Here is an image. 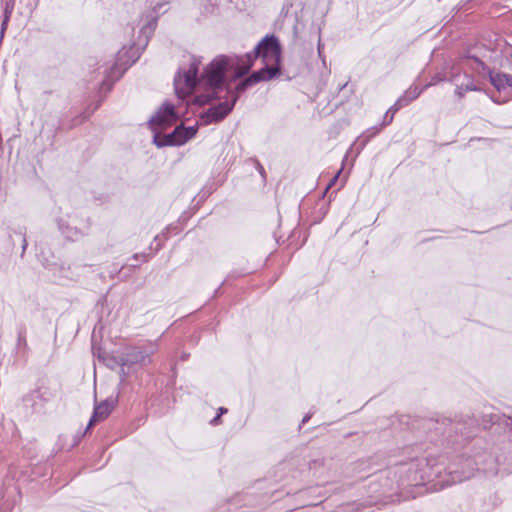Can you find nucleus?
Returning a JSON list of instances; mask_svg holds the SVG:
<instances>
[{"instance_id":"nucleus-22","label":"nucleus","mask_w":512,"mask_h":512,"mask_svg":"<svg viewBox=\"0 0 512 512\" xmlns=\"http://www.w3.org/2000/svg\"><path fill=\"white\" fill-rule=\"evenodd\" d=\"M449 82L453 83L455 86L463 81V73L455 72L452 73L448 79Z\"/></svg>"},{"instance_id":"nucleus-26","label":"nucleus","mask_w":512,"mask_h":512,"mask_svg":"<svg viewBox=\"0 0 512 512\" xmlns=\"http://www.w3.org/2000/svg\"><path fill=\"white\" fill-rule=\"evenodd\" d=\"M220 423H221V417L218 414H216V416L210 420V425H212V426H217Z\"/></svg>"},{"instance_id":"nucleus-35","label":"nucleus","mask_w":512,"mask_h":512,"mask_svg":"<svg viewBox=\"0 0 512 512\" xmlns=\"http://www.w3.org/2000/svg\"><path fill=\"white\" fill-rule=\"evenodd\" d=\"M346 86H347V83H344V84L340 85L339 89H340V90H342V89H344Z\"/></svg>"},{"instance_id":"nucleus-11","label":"nucleus","mask_w":512,"mask_h":512,"mask_svg":"<svg viewBox=\"0 0 512 512\" xmlns=\"http://www.w3.org/2000/svg\"><path fill=\"white\" fill-rule=\"evenodd\" d=\"M117 400L115 398H107L104 401H102L100 404L96 405L94 407L93 415L86 427V430L90 429V427L101 420H104L109 416L111 411L116 405Z\"/></svg>"},{"instance_id":"nucleus-19","label":"nucleus","mask_w":512,"mask_h":512,"mask_svg":"<svg viewBox=\"0 0 512 512\" xmlns=\"http://www.w3.org/2000/svg\"><path fill=\"white\" fill-rule=\"evenodd\" d=\"M380 126H374L367 129L361 136L362 138V148L373 138L375 137L381 130Z\"/></svg>"},{"instance_id":"nucleus-15","label":"nucleus","mask_w":512,"mask_h":512,"mask_svg":"<svg viewBox=\"0 0 512 512\" xmlns=\"http://www.w3.org/2000/svg\"><path fill=\"white\" fill-rule=\"evenodd\" d=\"M57 225H58V228L59 230L61 231V233L68 239V240H71V241H77L79 240L83 235L84 233L82 231H80L78 228L76 227H72L70 226L67 222H65L63 219H58L57 220Z\"/></svg>"},{"instance_id":"nucleus-23","label":"nucleus","mask_w":512,"mask_h":512,"mask_svg":"<svg viewBox=\"0 0 512 512\" xmlns=\"http://www.w3.org/2000/svg\"><path fill=\"white\" fill-rule=\"evenodd\" d=\"M394 114L395 113H393V110L390 111V108H389L384 115V119H383L381 126L389 125L393 121Z\"/></svg>"},{"instance_id":"nucleus-16","label":"nucleus","mask_w":512,"mask_h":512,"mask_svg":"<svg viewBox=\"0 0 512 512\" xmlns=\"http://www.w3.org/2000/svg\"><path fill=\"white\" fill-rule=\"evenodd\" d=\"M479 88L474 84L473 77L470 74L463 73V81L456 86L455 93L462 98L466 92L478 91Z\"/></svg>"},{"instance_id":"nucleus-18","label":"nucleus","mask_w":512,"mask_h":512,"mask_svg":"<svg viewBox=\"0 0 512 512\" xmlns=\"http://www.w3.org/2000/svg\"><path fill=\"white\" fill-rule=\"evenodd\" d=\"M14 3L12 1H7L3 8V18L0 27V37L1 39L4 37L5 31L7 30L8 23L10 21L11 15L13 13Z\"/></svg>"},{"instance_id":"nucleus-9","label":"nucleus","mask_w":512,"mask_h":512,"mask_svg":"<svg viewBox=\"0 0 512 512\" xmlns=\"http://www.w3.org/2000/svg\"><path fill=\"white\" fill-rule=\"evenodd\" d=\"M230 57V70H234L233 80L243 77L253 67L254 62L257 58L253 57L252 52H248L240 56H229Z\"/></svg>"},{"instance_id":"nucleus-31","label":"nucleus","mask_w":512,"mask_h":512,"mask_svg":"<svg viewBox=\"0 0 512 512\" xmlns=\"http://www.w3.org/2000/svg\"><path fill=\"white\" fill-rule=\"evenodd\" d=\"M322 47H323V45H322V43H321V39H319V40H318L317 48H318V54H319V56H320V57H321V55H322V52H321V51H322Z\"/></svg>"},{"instance_id":"nucleus-28","label":"nucleus","mask_w":512,"mask_h":512,"mask_svg":"<svg viewBox=\"0 0 512 512\" xmlns=\"http://www.w3.org/2000/svg\"><path fill=\"white\" fill-rule=\"evenodd\" d=\"M507 81L505 82L506 88L512 87V75L506 74Z\"/></svg>"},{"instance_id":"nucleus-10","label":"nucleus","mask_w":512,"mask_h":512,"mask_svg":"<svg viewBox=\"0 0 512 512\" xmlns=\"http://www.w3.org/2000/svg\"><path fill=\"white\" fill-rule=\"evenodd\" d=\"M281 74V64L264 62V67L259 70L253 71L249 76L254 82L258 84L263 81L271 80Z\"/></svg>"},{"instance_id":"nucleus-21","label":"nucleus","mask_w":512,"mask_h":512,"mask_svg":"<svg viewBox=\"0 0 512 512\" xmlns=\"http://www.w3.org/2000/svg\"><path fill=\"white\" fill-rule=\"evenodd\" d=\"M27 348V341H26V332L25 329L21 328L18 330L17 334V348Z\"/></svg>"},{"instance_id":"nucleus-17","label":"nucleus","mask_w":512,"mask_h":512,"mask_svg":"<svg viewBox=\"0 0 512 512\" xmlns=\"http://www.w3.org/2000/svg\"><path fill=\"white\" fill-rule=\"evenodd\" d=\"M9 237L13 246L15 245L16 240L20 242L22 248L21 257H23L28 246L26 239V228L18 227L17 229H13L9 234Z\"/></svg>"},{"instance_id":"nucleus-8","label":"nucleus","mask_w":512,"mask_h":512,"mask_svg":"<svg viewBox=\"0 0 512 512\" xmlns=\"http://www.w3.org/2000/svg\"><path fill=\"white\" fill-rule=\"evenodd\" d=\"M178 116L175 111V107L173 104L169 102H164L161 107L157 110L154 116H152L149 120V124L151 128L159 127L160 129H164L167 126L172 125Z\"/></svg>"},{"instance_id":"nucleus-2","label":"nucleus","mask_w":512,"mask_h":512,"mask_svg":"<svg viewBox=\"0 0 512 512\" xmlns=\"http://www.w3.org/2000/svg\"><path fill=\"white\" fill-rule=\"evenodd\" d=\"M158 16L153 10L147 16V23L141 27L138 39L129 47H123L116 56V60L105 68V78L101 81L100 89L110 91L114 83L122 77L124 72L132 66L140 57L141 52L146 48L148 42L157 26Z\"/></svg>"},{"instance_id":"nucleus-37","label":"nucleus","mask_w":512,"mask_h":512,"mask_svg":"<svg viewBox=\"0 0 512 512\" xmlns=\"http://www.w3.org/2000/svg\"><path fill=\"white\" fill-rule=\"evenodd\" d=\"M138 257H139V255H138V254H135V255L133 256V259L138 260Z\"/></svg>"},{"instance_id":"nucleus-36","label":"nucleus","mask_w":512,"mask_h":512,"mask_svg":"<svg viewBox=\"0 0 512 512\" xmlns=\"http://www.w3.org/2000/svg\"><path fill=\"white\" fill-rule=\"evenodd\" d=\"M160 237H161L160 235H156V236L154 237V241H158V240H160Z\"/></svg>"},{"instance_id":"nucleus-5","label":"nucleus","mask_w":512,"mask_h":512,"mask_svg":"<svg viewBox=\"0 0 512 512\" xmlns=\"http://www.w3.org/2000/svg\"><path fill=\"white\" fill-rule=\"evenodd\" d=\"M156 348L150 349L144 346H128L113 356V361L118 366H127V369L134 367H144L151 363V356Z\"/></svg>"},{"instance_id":"nucleus-6","label":"nucleus","mask_w":512,"mask_h":512,"mask_svg":"<svg viewBox=\"0 0 512 512\" xmlns=\"http://www.w3.org/2000/svg\"><path fill=\"white\" fill-rule=\"evenodd\" d=\"M251 52L254 58H261L263 62L281 64L282 49L275 35H266Z\"/></svg>"},{"instance_id":"nucleus-3","label":"nucleus","mask_w":512,"mask_h":512,"mask_svg":"<svg viewBox=\"0 0 512 512\" xmlns=\"http://www.w3.org/2000/svg\"><path fill=\"white\" fill-rule=\"evenodd\" d=\"M469 426L473 427L475 431L474 436L477 433V426H481L484 429L495 427L496 431L503 430L504 436L502 440H508L510 448L512 447V417L504 414H483L481 419H476L475 417H461L454 420L443 418L436 421L434 429L436 433L442 434L444 439H446L449 434H452L454 438L462 440L467 431H469Z\"/></svg>"},{"instance_id":"nucleus-33","label":"nucleus","mask_w":512,"mask_h":512,"mask_svg":"<svg viewBox=\"0 0 512 512\" xmlns=\"http://www.w3.org/2000/svg\"><path fill=\"white\" fill-rule=\"evenodd\" d=\"M258 167H259V173L260 174H264V168L258 163Z\"/></svg>"},{"instance_id":"nucleus-1","label":"nucleus","mask_w":512,"mask_h":512,"mask_svg":"<svg viewBox=\"0 0 512 512\" xmlns=\"http://www.w3.org/2000/svg\"><path fill=\"white\" fill-rule=\"evenodd\" d=\"M200 64L201 61L198 58L191 57L188 68H179L174 77V89L177 97L183 99L201 83L212 90L196 97V103L205 105L215 99H221L217 90L222 89L226 81V74L230 70V57L226 55L215 57L199 77Z\"/></svg>"},{"instance_id":"nucleus-39","label":"nucleus","mask_w":512,"mask_h":512,"mask_svg":"<svg viewBox=\"0 0 512 512\" xmlns=\"http://www.w3.org/2000/svg\"><path fill=\"white\" fill-rule=\"evenodd\" d=\"M143 261H144V262H147V258H146V256H143Z\"/></svg>"},{"instance_id":"nucleus-30","label":"nucleus","mask_w":512,"mask_h":512,"mask_svg":"<svg viewBox=\"0 0 512 512\" xmlns=\"http://www.w3.org/2000/svg\"><path fill=\"white\" fill-rule=\"evenodd\" d=\"M311 416H312V414H311V413L306 414V415L303 417L301 424L303 425V424L307 423V422L310 420Z\"/></svg>"},{"instance_id":"nucleus-32","label":"nucleus","mask_w":512,"mask_h":512,"mask_svg":"<svg viewBox=\"0 0 512 512\" xmlns=\"http://www.w3.org/2000/svg\"><path fill=\"white\" fill-rule=\"evenodd\" d=\"M339 173H340V171L331 179V181H330V183H329L327 188L331 187L335 183Z\"/></svg>"},{"instance_id":"nucleus-38","label":"nucleus","mask_w":512,"mask_h":512,"mask_svg":"<svg viewBox=\"0 0 512 512\" xmlns=\"http://www.w3.org/2000/svg\"><path fill=\"white\" fill-rule=\"evenodd\" d=\"M162 236H163V237H165V239H167V236H166V232H165V231H163V232H162Z\"/></svg>"},{"instance_id":"nucleus-34","label":"nucleus","mask_w":512,"mask_h":512,"mask_svg":"<svg viewBox=\"0 0 512 512\" xmlns=\"http://www.w3.org/2000/svg\"><path fill=\"white\" fill-rule=\"evenodd\" d=\"M38 395H39V391H34V392L30 395V397H32V398H33V397L38 396Z\"/></svg>"},{"instance_id":"nucleus-13","label":"nucleus","mask_w":512,"mask_h":512,"mask_svg":"<svg viewBox=\"0 0 512 512\" xmlns=\"http://www.w3.org/2000/svg\"><path fill=\"white\" fill-rule=\"evenodd\" d=\"M476 60H477L478 64L482 67V69L487 72L489 81L495 87V89L499 92L505 90L506 89L505 82L507 81L506 73L495 72L493 69L487 67L486 64L482 60H480V59H476Z\"/></svg>"},{"instance_id":"nucleus-24","label":"nucleus","mask_w":512,"mask_h":512,"mask_svg":"<svg viewBox=\"0 0 512 512\" xmlns=\"http://www.w3.org/2000/svg\"><path fill=\"white\" fill-rule=\"evenodd\" d=\"M132 369H127V366H120V372H119V375H120V378H121V383H123L127 377V375L130 373Z\"/></svg>"},{"instance_id":"nucleus-14","label":"nucleus","mask_w":512,"mask_h":512,"mask_svg":"<svg viewBox=\"0 0 512 512\" xmlns=\"http://www.w3.org/2000/svg\"><path fill=\"white\" fill-rule=\"evenodd\" d=\"M255 85L250 76L248 75L246 78L241 80L234 88H231L229 85L225 87V96L231 99H236L238 101L240 94L245 92L249 87Z\"/></svg>"},{"instance_id":"nucleus-29","label":"nucleus","mask_w":512,"mask_h":512,"mask_svg":"<svg viewBox=\"0 0 512 512\" xmlns=\"http://www.w3.org/2000/svg\"><path fill=\"white\" fill-rule=\"evenodd\" d=\"M227 412H228V409H227V408H225V407H220V408L218 409V413H217V414H218V415H220V417H221L222 415L226 414Z\"/></svg>"},{"instance_id":"nucleus-25","label":"nucleus","mask_w":512,"mask_h":512,"mask_svg":"<svg viewBox=\"0 0 512 512\" xmlns=\"http://www.w3.org/2000/svg\"><path fill=\"white\" fill-rule=\"evenodd\" d=\"M445 79L440 77L439 75H435L432 77L430 83L426 84L423 88L426 89L430 86L436 85L437 83L444 81Z\"/></svg>"},{"instance_id":"nucleus-7","label":"nucleus","mask_w":512,"mask_h":512,"mask_svg":"<svg viewBox=\"0 0 512 512\" xmlns=\"http://www.w3.org/2000/svg\"><path fill=\"white\" fill-rule=\"evenodd\" d=\"M220 102L216 105L209 107L201 114V119L205 124L217 123L225 119L234 109L236 99L227 98L226 96L219 99Z\"/></svg>"},{"instance_id":"nucleus-20","label":"nucleus","mask_w":512,"mask_h":512,"mask_svg":"<svg viewBox=\"0 0 512 512\" xmlns=\"http://www.w3.org/2000/svg\"><path fill=\"white\" fill-rule=\"evenodd\" d=\"M326 465V460L324 458H315L311 459L308 462L309 469L313 471L315 474L320 471V469L324 468Z\"/></svg>"},{"instance_id":"nucleus-27","label":"nucleus","mask_w":512,"mask_h":512,"mask_svg":"<svg viewBox=\"0 0 512 512\" xmlns=\"http://www.w3.org/2000/svg\"><path fill=\"white\" fill-rule=\"evenodd\" d=\"M356 469L359 471V472H362V471H365L366 470V462L362 461V462H359L356 466Z\"/></svg>"},{"instance_id":"nucleus-4","label":"nucleus","mask_w":512,"mask_h":512,"mask_svg":"<svg viewBox=\"0 0 512 512\" xmlns=\"http://www.w3.org/2000/svg\"><path fill=\"white\" fill-rule=\"evenodd\" d=\"M153 131V144L158 148L181 146L195 137L198 132V127L180 124L174 128L170 133L164 134L157 128H151Z\"/></svg>"},{"instance_id":"nucleus-12","label":"nucleus","mask_w":512,"mask_h":512,"mask_svg":"<svg viewBox=\"0 0 512 512\" xmlns=\"http://www.w3.org/2000/svg\"><path fill=\"white\" fill-rule=\"evenodd\" d=\"M423 91L424 88L411 86L396 100L394 105L390 107V111L393 110V113H396L398 110L409 105L410 102L417 99Z\"/></svg>"}]
</instances>
